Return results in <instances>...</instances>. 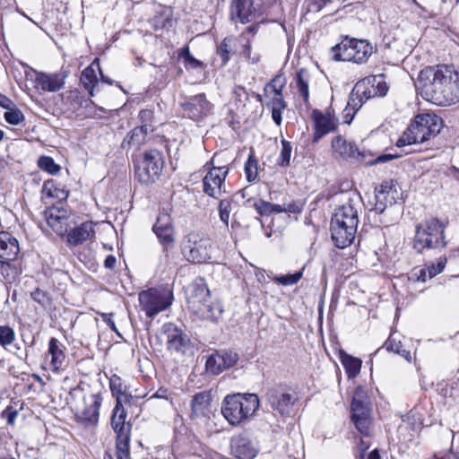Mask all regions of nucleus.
I'll return each mask as SVG.
<instances>
[{
	"instance_id": "nucleus-1",
	"label": "nucleus",
	"mask_w": 459,
	"mask_h": 459,
	"mask_svg": "<svg viewBox=\"0 0 459 459\" xmlns=\"http://www.w3.org/2000/svg\"><path fill=\"white\" fill-rule=\"evenodd\" d=\"M417 90L436 105L455 104L459 101V73L447 65L426 67L420 72Z\"/></svg>"
},
{
	"instance_id": "nucleus-2",
	"label": "nucleus",
	"mask_w": 459,
	"mask_h": 459,
	"mask_svg": "<svg viewBox=\"0 0 459 459\" xmlns=\"http://www.w3.org/2000/svg\"><path fill=\"white\" fill-rule=\"evenodd\" d=\"M260 401L255 394H233L224 397L221 406L223 418L231 426L249 421L255 414Z\"/></svg>"
},
{
	"instance_id": "nucleus-3",
	"label": "nucleus",
	"mask_w": 459,
	"mask_h": 459,
	"mask_svg": "<svg viewBox=\"0 0 459 459\" xmlns=\"http://www.w3.org/2000/svg\"><path fill=\"white\" fill-rule=\"evenodd\" d=\"M443 126L442 119L435 114L424 113L415 117L403 135L398 139L396 145L403 147L411 144L421 143L437 136Z\"/></svg>"
},
{
	"instance_id": "nucleus-4",
	"label": "nucleus",
	"mask_w": 459,
	"mask_h": 459,
	"mask_svg": "<svg viewBox=\"0 0 459 459\" xmlns=\"http://www.w3.org/2000/svg\"><path fill=\"white\" fill-rule=\"evenodd\" d=\"M446 224L437 218L428 219L416 227L413 247L420 253L425 249L445 247Z\"/></svg>"
},
{
	"instance_id": "nucleus-5",
	"label": "nucleus",
	"mask_w": 459,
	"mask_h": 459,
	"mask_svg": "<svg viewBox=\"0 0 459 459\" xmlns=\"http://www.w3.org/2000/svg\"><path fill=\"white\" fill-rule=\"evenodd\" d=\"M214 251L213 241L204 234L191 231L185 236L182 254L188 262L208 263L213 258Z\"/></svg>"
},
{
	"instance_id": "nucleus-6",
	"label": "nucleus",
	"mask_w": 459,
	"mask_h": 459,
	"mask_svg": "<svg viewBox=\"0 0 459 459\" xmlns=\"http://www.w3.org/2000/svg\"><path fill=\"white\" fill-rule=\"evenodd\" d=\"M332 52L335 61L361 64L372 55L373 47L368 40L346 36L341 43L332 48Z\"/></svg>"
},
{
	"instance_id": "nucleus-7",
	"label": "nucleus",
	"mask_w": 459,
	"mask_h": 459,
	"mask_svg": "<svg viewBox=\"0 0 459 459\" xmlns=\"http://www.w3.org/2000/svg\"><path fill=\"white\" fill-rule=\"evenodd\" d=\"M172 299L171 291L164 289L152 288L139 293L140 307L150 318L166 310L171 305Z\"/></svg>"
},
{
	"instance_id": "nucleus-8",
	"label": "nucleus",
	"mask_w": 459,
	"mask_h": 459,
	"mask_svg": "<svg viewBox=\"0 0 459 459\" xmlns=\"http://www.w3.org/2000/svg\"><path fill=\"white\" fill-rule=\"evenodd\" d=\"M163 169V160L160 152H145L135 169V175L143 184H151L159 178Z\"/></svg>"
},
{
	"instance_id": "nucleus-9",
	"label": "nucleus",
	"mask_w": 459,
	"mask_h": 459,
	"mask_svg": "<svg viewBox=\"0 0 459 459\" xmlns=\"http://www.w3.org/2000/svg\"><path fill=\"white\" fill-rule=\"evenodd\" d=\"M297 399L296 394L283 385L272 387L266 393V400L271 408L281 415L292 412Z\"/></svg>"
},
{
	"instance_id": "nucleus-10",
	"label": "nucleus",
	"mask_w": 459,
	"mask_h": 459,
	"mask_svg": "<svg viewBox=\"0 0 459 459\" xmlns=\"http://www.w3.org/2000/svg\"><path fill=\"white\" fill-rule=\"evenodd\" d=\"M102 398L98 394L83 395L75 405V415L86 425H95L99 420V410Z\"/></svg>"
},
{
	"instance_id": "nucleus-11",
	"label": "nucleus",
	"mask_w": 459,
	"mask_h": 459,
	"mask_svg": "<svg viewBox=\"0 0 459 459\" xmlns=\"http://www.w3.org/2000/svg\"><path fill=\"white\" fill-rule=\"evenodd\" d=\"M152 230L167 255L169 249L174 247L176 240L175 230L170 215L166 212H160L157 217L155 224L152 226Z\"/></svg>"
},
{
	"instance_id": "nucleus-12",
	"label": "nucleus",
	"mask_w": 459,
	"mask_h": 459,
	"mask_svg": "<svg viewBox=\"0 0 459 459\" xmlns=\"http://www.w3.org/2000/svg\"><path fill=\"white\" fill-rule=\"evenodd\" d=\"M400 195L392 182H384L376 188L375 204L373 210L378 213H383L385 210L393 208L396 204Z\"/></svg>"
},
{
	"instance_id": "nucleus-13",
	"label": "nucleus",
	"mask_w": 459,
	"mask_h": 459,
	"mask_svg": "<svg viewBox=\"0 0 459 459\" xmlns=\"http://www.w3.org/2000/svg\"><path fill=\"white\" fill-rule=\"evenodd\" d=\"M230 20L234 22L248 23L261 15L254 0H232L230 6Z\"/></svg>"
},
{
	"instance_id": "nucleus-14",
	"label": "nucleus",
	"mask_w": 459,
	"mask_h": 459,
	"mask_svg": "<svg viewBox=\"0 0 459 459\" xmlns=\"http://www.w3.org/2000/svg\"><path fill=\"white\" fill-rule=\"evenodd\" d=\"M359 207V197L357 195L350 196L348 201L335 211L331 221L358 228V209Z\"/></svg>"
},
{
	"instance_id": "nucleus-15",
	"label": "nucleus",
	"mask_w": 459,
	"mask_h": 459,
	"mask_svg": "<svg viewBox=\"0 0 459 459\" xmlns=\"http://www.w3.org/2000/svg\"><path fill=\"white\" fill-rule=\"evenodd\" d=\"M227 167H212L203 178L204 192L213 198H218L222 190V185L228 175Z\"/></svg>"
},
{
	"instance_id": "nucleus-16",
	"label": "nucleus",
	"mask_w": 459,
	"mask_h": 459,
	"mask_svg": "<svg viewBox=\"0 0 459 459\" xmlns=\"http://www.w3.org/2000/svg\"><path fill=\"white\" fill-rule=\"evenodd\" d=\"M68 76V72L61 70L57 73H37L35 78V87L39 91L44 92H56L62 90L65 84V79Z\"/></svg>"
},
{
	"instance_id": "nucleus-17",
	"label": "nucleus",
	"mask_w": 459,
	"mask_h": 459,
	"mask_svg": "<svg viewBox=\"0 0 459 459\" xmlns=\"http://www.w3.org/2000/svg\"><path fill=\"white\" fill-rule=\"evenodd\" d=\"M265 105L272 110V118L277 126L281 124V113L286 108V103L281 94V88H276L271 82L264 87Z\"/></svg>"
},
{
	"instance_id": "nucleus-18",
	"label": "nucleus",
	"mask_w": 459,
	"mask_h": 459,
	"mask_svg": "<svg viewBox=\"0 0 459 459\" xmlns=\"http://www.w3.org/2000/svg\"><path fill=\"white\" fill-rule=\"evenodd\" d=\"M238 359L236 352L221 351L211 355L205 363L207 372L219 375L224 369L233 367Z\"/></svg>"
},
{
	"instance_id": "nucleus-19",
	"label": "nucleus",
	"mask_w": 459,
	"mask_h": 459,
	"mask_svg": "<svg viewBox=\"0 0 459 459\" xmlns=\"http://www.w3.org/2000/svg\"><path fill=\"white\" fill-rule=\"evenodd\" d=\"M186 114L193 120L199 121L211 114L212 105L206 100L204 94L189 98L184 104Z\"/></svg>"
},
{
	"instance_id": "nucleus-20",
	"label": "nucleus",
	"mask_w": 459,
	"mask_h": 459,
	"mask_svg": "<svg viewBox=\"0 0 459 459\" xmlns=\"http://www.w3.org/2000/svg\"><path fill=\"white\" fill-rule=\"evenodd\" d=\"M164 333L167 337L168 349L178 353H185L190 344L188 336L174 324H166Z\"/></svg>"
},
{
	"instance_id": "nucleus-21",
	"label": "nucleus",
	"mask_w": 459,
	"mask_h": 459,
	"mask_svg": "<svg viewBox=\"0 0 459 459\" xmlns=\"http://www.w3.org/2000/svg\"><path fill=\"white\" fill-rule=\"evenodd\" d=\"M95 224L92 221H84L73 228L66 233V242L69 247H75L90 240L95 236Z\"/></svg>"
},
{
	"instance_id": "nucleus-22",
	"label": "nucleus",
	"mask_w": 459,
	"mask_h": 459,
	"mask_svg": "<svg viewBox=\"0 0 459 459\" xmlns=\"http://www.w3.org/2000/svg\"><path fill=\"white\" fill-rule=\"evenodd\" d=\"M20 252L17 239L6 231H0V263L14 261Z\"/></svg>"
},
{
	"instance_id": "nucleus-23",
	"label": "nucleus",
	"mask_w": 459,
	"mask_h": 459,
	"mask_svg": "<svg viewBox=\"0 0 459 459\" xmlns=\"http://www.w3.org/2000/svg\"><path fill=\"white\" fill-rule=\"evenodd\" d=\"M231 453L238 459H254L257 451L251 439L241 434L232 439Z\"/></svg>"
},
{
	"instance_id": "nucleus-24",
	"label": "nucleus",
	"mask_w": 459,
	"mask_h": 459,
	"mask_svg": "<svg viewBox=\"0 0 459 459\" xmlns=\"http://www.w3.org/2000/svg\"><path fill=\"white\" fill-rule=\"evenodd\" d=\"M356 232V227H350L331 221L332 239L339 248H344L350 246L355 238Z\"/></svg>"
},
{
	"instance_id": "nucleus-25",
	"label": "nucleus",
	"mask_w": 459,
	"mask_h": 459,
	"mask_svg": "<svg viewBox=\"0 0 459 459\" xmlns=\"http://www.w3.org/2000/svg\"><path fill=\"white\" fill-rule=\"evenodd\" d=\"M68 218L69 212L64 208L51 207L46 212L48 226L61 236L67 232Z\"/></svg>"
},
{
	"instance_id": "nucleus-26",
	"label": "nucleus",
	"mask_w": 459,
	"mask_h": 459,
	"mask_svg": "<svg viewBox=\"0 0 459 459\" xmlns=\"http://www.w3.org/2000/svg\"><path fill=\"white\" fill-rule=\"evenodd\" d=\"M198 318L203 320L216 321L223 312L222 306L219 302H212L211 298L201 301L200 304L190 309Z\"/></svg>"
},
{
	"instance_id": "nucleus-27",
	"label": "nucleus",
	"mask_w": 459,
	"mask_h": 459,
	"mask_svg": "<svg viewBox=\"0 0 459 459\" xmlns=\"http://www.w3.org/2000/svg\"><path fill=\"white\" fill-rule=\"evenodd\" d=\"M332 149L335 157H340L342 159L351 158L358 160L360 157H363V153L359 151L353 143L348 142L341 135L335 136L333 139Z\"/></svg>"
},
{
	"instance_id": "nucleus-28",
	"label": "nucleus",
	"mask_w": 459,
	"mask_h": 459,
	"mask_svg": "<svg viewBox=\"0 0 459 459\" xmlns=\"http://www.w3.org/2000/svg\"><path fill=\"white\" fill-rule=\"evenodd\" d=\"M366 100V91L363 90V83H356L352 90L345 111L344 123L351 124L356 112L362 107Z\"/></svg>"
},
{
	"instance_id": "nucleus-29",
	"label": "nucleus",
	"mask_w": 459,
	"mask_h": 459,
	"mask_svg": "<svg viewBox=\"0 0 459 459\" xmlns=\"http://www.w3.org/2000/svg\"><path fill=\"white\" fill-rule=\"evenodd\" d=\"M358 83H363V90L366 91V100L385 96L388 91L383 74L366 78Z\"/></svg>"
},
{
	"instance_id": "nucleus-30",
	"label": "nucleus",
	"mask_w": 459,
	"mask_h": 459,
	"mask_svg": "<svg viewBox=\"0 0 459 459\" xmlns=\"http://www.w3.org/2000/svg\"><path fill=\"white\" fill-rule=\"evenodd\" d=\"M187 304L189 309L195 307L201 301L210 298V290L206 284L202 281H195L189 284L186 289Z\"/></svg>"
},
{
	"instance_id": "nucleus-31",
	"label": "nucleus",
	"mask_w": 459,
	"mask_h": 459,
	"mask_svg": "<svg viewBox=\"0 0 459 459\" xmlns=\"http://www.w3.org/2000/svg\"><path fill=\"white\" fill-rule=\"evenodd\" d=\"M313 117L316 124L314 141L319 140L326 134L333 131L336 127V122L334 118L329 114H323L319 111H314Z\"/></svg>"
},
{
	"instance_id": "nucleus-32",
	"label": "nucleus",
	"mask_w": 459,
	"mask_h": 459,
	"mask_svg": "<svg viewBox=\"0 0 459 459\" xmlns=\"http://www.w3.org/2000/svg\"><path fill=\"white\" fill-rule=\"evenodd\" d=\"M153 128L151 124H143L140 126L134 127L124 139L122 143L123 148H138L146 140V136Z\"/></svg>"
},
{
	"instance_id": "nucleus-33",
	"label": "nucleus",
	"mask_w": 459,
	"mask_h": 459,
	"mask_svg": "<svg viewBox=\"0 0 459 459\" xmlns=\"http://www.w3.org/2000/svg\"><path fill=\"white\" fill-rule=\"evenodd\" d=\"M212 394L210 391L196 394L191 401L192 412L196 417L207 416L210 412Z\"/></svg>"
},
{
	"instance_id": "nucleus-34",
	"label": "nucleus",
	"mask_w": 459,
	"mask_h": 459,
	"mask_svg": "<svg viewBox=\"0 0 459 459\" xmlns=\"http://www.w3.org/2000/svg\"><path fill=\"white\" fill-rule=\"evenodd\" d=\"M100 71L99 60L96 58L88 67H86L81 75V82L88 91L90 96H93V91L98 83L96 71Z\"/></svg>"
},
{
	"instance_id": "nucleus-35",
	"label": "nucleus",
	"mask_w": 459,
	"mask_h": 459,
	"mask_svg": "<svg viewBox=\"0 0 459 459\" xmlns=\"http://www.w3.org/2000/svg\"><path fill=\"white\" fill-rule=\"evenodd\" d=\"M446 262L447 259L446 256H440L435 264L429 265L427 268L420 269L418 272H414L413 275L418 281H426L442 273L446 267Z\"/></svg>"
},
{
	"instance_id": "nucleus-36",
	"label": "nucleus",
	"mask_w": 459,
	"mask_h": 459,
	"mask_svg": "<svg viewBox=\"0 0 459 459\" xmlns=\"http://www.w3.org/2000/svg\"><path fill=\"white\" fill-rule=\"evenodd\" d=\"M126 412L124 408L117 399V404L113 411V416L111 419V425L117 433V437H119L120 434L129 435V427L125 425Z\"/></svg>"
},
{
	"instance_id": "nucleus-37",
	"label": "nucleus",
	"mask_w": 459,
	"mask_h": 459,
	"mask_svg": "<svg viewBox=\"0 0 459 459\" xmlns=\"http://www.w3.org/2000/svg\"><path fill=\"white\" fill-rule=\"evenodd\" d=\"M48 354L51 356L50 368L52 370H58L65 358L60 342L52 337L48 342Z\"/></svg>"
},
{
	"instance_id": "nucleus-38",
	"label": "nucleus",
	"mask_w": 459,
	"mask_h": 459,
	"mask_svg": "<svg viewBox=\"0 0 459 459\" xmlns=\"http://www.w3.org/2000/svg\"><path fill=\"white\" fill-rule=\"evenodd\" d=\"M42 194L48 198L58 201L66 200L68 197V192L57 186L54 180H48L43 184Z\"/></svg>"
},
{
	"instance_id": "nucleus-39",
	"label": "nucleus",
	"mask_w": 459,
	"mask_h": 459,
	"mask_svg": "<svg viewBox=\"0 0 459 459\" xmlns=\"http://www.w3.org/2000/svg\"><path fill=\"white\" fill-rule=\"evenodd\" d=\"M129 441V435H125L124 433L120 434L119 437H117L116 459H130ZM105 459L114 458L111 455H108V457Z\"/></svg>"
},
{
	"instance_id": "nucleus-40",
	"label": "nucleus",
	"mask_w": 459,
	"mask_h": 459,
	"mask_svg": "<svg viewBox=\"0 0 459 459\" xmlns=\"http://www.w3.org/2000/svg\"><path fill=\"white\" fill-rule=\"evenodd\" d=\"M310 75L305 69H301L298 72L296 76L297 87L299 94L303 98L304 101L307 103L309 99L308 85H309Z\"/></svg>"
},
{
	"instance_id": "nucleus-41",
	"label": "nucleus",
	"mask_w": 459,
	"mask_h": 459,
	"mask_svg": "<svg viewBox=\"0 0 459 459\" xmlns=\"http://www.w3.org/2000/svg\"><path fill=\"white\" fill-rule=\"evenodd\" d=\"M342 363L349 377H355L360 371L361 360L348 354L341 357Z\"/></svg>"
},
{
	"instance_id": "nucleus-42",
	"label": "nucleus",
	"mask_w": 459,
	"mask_h": 459,
	"mask_svg": "<svg viewBox=\"0 0 459 459\" xmlns=\"http://www.w3.org/2000/svg\"><path fill=\"white\" fill-rule=\"evenodd\" d=\"M359 391H357L356 395L353 397L351 403V418L359 419V418H370V411L366 403L362 401L359 400Z\"/></svg>"
},
{
	"instance_id": "nucleus-43",
	"label": "nucleus",
	"mask_w": 459,
	"mask_h": 459,
	"mask_svg": "<svg viewBox=\"0 0 459 459\" xmlns=\"http://www.w3.org/2000/svg\"><path fill=\"white\" fill-rule=\"evenodd\" d=\"M303 275V269L292 274L274 275L272 280L283 286H290L298 283Z\"/></svg>"
},
{
	"instance_id": "nucleus-44",
	"label": "nucleus",
	"mask_w": 459,
	"mask_h": 459,
	"mask_svg": "<svg viewBox=\"0 0 459 459\" xmlns=\"http://www.w3.org/2000/svg\"><path fill=\"white\" fill-rule=\"evenodd\" d=\"M385 347L387 351H394L402 357H403L407 361L411 360V354L410 351H407L403 348L400 342H395L394 339L389 337L385 343Z\"/></svg>"
},
{
	"instance_id": "nucleus-45",
	"label": "nucleus",
	"mask_w": 459,
	"mask_h": 459,
	"mask_svg": "<svg viewBox=\"0 0 459 459\" xmlns=\"http://www.w3.org/2000/svg\"><path fill=\"white\" fill-rule=\"evenodd\" d=\"M292 147L290 142L281 140V150L277 160V164L281 167H287L290 165Z\"/></svg>"
},
{
	"instance_id": "nucleus-46",
	"label": "nucleus",
	"mask_w": 459,
	"mask_h": 459,
	"mask_svg": "<svg viewBox=\"0 0 459 459\" xmlns=\"http://www.w3.org/2000/svg\"><path fill=\"white\" fill-rule=\"evenodd\" d=\"M245 173L248 182H253L257 178L258 165L257 160L253 154L249 155L247 160L245 163Z\"/></svg>"
},
{
	"instance_id": "nucleus-47",
	"label": "nucleus",
	"mask_w": 459,
	"mask_h": 459,
	"mask_svg": "<svg viewBox=\"0 0 459 459\" xmlns=\"http://www.w3.org/2000/svg\"><path fill=\"white\" fill-rule=\"evenodd\" d=\"M178 56L183 59L185 66L187 69H196L202 66V62L190 54L188 47L181 48Z\"/></svg>"
},
{
	"instance_id": "nucleus-48",
	"label": "nucleus",
	"mask_w": 459,
	"mask_h": 459,
	"mask_svg": "<svg viewBox=\"0 0 459 459\" xmlns=\"http://www.w3.org/2000/svg\"><path fill=\"white\" fill-rule=\"evenodd\" d=\"M5 121L12 126H18L24 121V115L16 105L4 114Z\"/></svg>"
},
{
	"instance_id": "nucleus-49",
	"label": "nucleus",
	"mask_w": 459,
	"mask_h": 459,
	"mask_svg": "<svg viewBox=\"0 0 459 459\" xmlns=\"http://www.w3.org/2000/svg\"><path fill=\"white\" fill-rule=\"evenodd\" d=\"M38 165L41 169H43L52 175L58 173L60 170L59 165H57L55 162V160L51 157H48V156L40 157L39 159Z\"/></svg>"
},
{
	"instance_id": "nucleus-50",
	"label": "nucleus",
	"mask_w": 459,
	"mask_h": 459,
	"mask_svg": "<svg viewBox=\"0 0 459 459\" xmlns=\"http://www.w3.org/2000/svg\"><path fill=\"white\" fill-rule=\"evenodd\" d=\"M15 336V332L10 326H0V345L4 348L11 345L14 342Z\"/></svg>"
},
{
	"instance_id": "nucleus-51",
	"label": "nucleus",
	"mask_w": 459,
	"mask_h": 459,
	"mask_svg": "<svg viewBox=\"0 0 459 459\" xmlns=\"http://www.w3.org/2000/svg\"><path fill=\"white\" fill-rule=\"evenodd\" d=\"M150 22L155 30L166 28L167 26H170L171 25L170 13H167L166 12H164L163 13H161L159 16L153 17L150 21Z\"/></svg>"
},
{
	"instance_id": "nucleus-52",
	"label": "nucleus",
	"mask_w": 459,
	"mask_h": 459,
	"mask_svg": "<svg viewBox=\"0 0 459 459\" xmlns=\"http://www.w3.org/2000/svg\"><path fill=\"white\" fill-rule=\"evenodd\" d=\"M218 209L221 221L225 224V226H228L231 212V202L228 199L221 200L219 204Z\"/></svg>"
},
{
	"instance_id": "nucleus-53",
	"label": "nucleus",
	"mask_w": 459,
	"mask_h": 459,
	"mask_svg": "<svg viewBox=\"0 0 459 459\" xmlns=\"http://www.w3.org/2000/svg\"><path fill=\"white\" fill-rule=\"evenodd\" d=\"M353 423L361 434L368 437L370 434L371 429V419L370 418H359L352 420Z\"/></svg>"
},
{
	"instance_id": "nucleus-54",
	"label": "nucleus",
	"mask_w": 459,
	"mask_h": 459,
	"mask_svg": "<svg viewBox=\"0 0 459 459\" xmlns=\"http://www.w3.org/2000/svg\"><path fill=\"white\" fill-rule=\"evenodd\" d=\"M419 420L420 419H416L414 413H408L405 418L403 419V424L400 426V429H407L408 426H411L412 430H417L421 425Z\"/></svg>"
},
{
	"instance_id": "nucleus-55",
	"label": "nucleus",
	"mask_w": 459,
	"mask_h": 459,
	"mask_svg": "<svg viewBox=\"0 0 459 459\" xmlns=\"http://www.w3.org/2000/svg\"><path fill=\"white\" fill-rule=\"evenodd\" d=\"M257 213L261 216H268L272 214V204L264 200H259L254 204Z\"/></svg>"
},
{
	"instance_id": "nucleus-56",
	"label": "nucleus",
	"mask_w": 459,
	"mask_h": 459,
	"mask_svg": "<svg viewBox=\"0 0 459 459\" xmlns=\"http://www.w3.org/2000/svg\"><path fill=\"white\" fill-rule=\"evenodd\" d=\"M230 52V48L229 45L228 39H225L220 44L218 50H217V53L220 56L223 65H225L229 61Z\"/></svg>"
},
{
	"instance_id": "nucleus-57",
	"label": "nucleus",
	"mask_w": 459,
	"mask_h": 459,
	"mask_svg": "<svg viewBox=\"0 0 459 459\" xmlns=\"http://www.w3.org/2000/svg\"><path fill=\"white\" fill-rule=\"evenodd\" d=\"M361 446H363V448H361L359 459H381L377 449H374L373 451L367 453L368 445L365 444L363 440H361Z\"/></svg>"
},
{
	"instance_id": "nucleus-58",
	"label": "nucleus",
	"mask_w": 459,
	"mask_h": 459,
	"mask_svg": "<svg viewBox=\"0 0 459 459\" xmlns=\"http://www.w3.org/2000/svg\"><path fill=\"white\" fill-rule=\"evenodd\" d=\"M18 414L19 412L17 410L8 406L5 410L2 411L1 416L3 419L6 420V422L9 425H13Z\"/></svg>"
},
{
	"instance_id": "nucleus-59",
	"label": "nucleus",
	"mask_w": 459,
	"mask_h": 459,
	"mask_svg": "<svg viewBox=\"0 0 459 459\" xmlns=\"http://www.w3.org/2000/svg\"><path fill=\"white\" fill-rule=\"evenodd\" d=\"M109 387L113 394L118 395L123 394V385L121 379L117 376H113L109 381Z\"/></svg>"
},
{
	"instance_id": "nucleus-60",
	"label": "nucleus",
	"mask_w": 459,
	"mask_h": 459,
	"mask_svg": "<svg viewBox=\"0 0 459 459\" xmlns=\"http://www.w3.org/2000/svg\"><path fill=\"white\" fill-rule=\"evenodd\" d=\"M399 157H401L400 154H391V153L382 154V155L377 156L374 160L369 161L368 164L374 165V164H378V163H385V162L390 161L392 160L397 159Z\"/></svg>"
},
{
	"instance_id": "nucleus-61",
	"label": "nucleus",
	"mask_w": 459,
	"mask_h": 459,
	"mask_svg": "<svg viewBox=\"0 0 459 459\" xmlns=\"http://www.w3.org/2000/svg\"><path fill=\"white\" fill-rule=\"evenodd\" d=\"M0 106L5 110L14 107L15 104L5 95L0 93Z\"/></svg>"
},
{
	"instance_id": "nucleus-62",
	"label": "nucleus",
	"mask_w": 459,
	"mask_h": 459,
	"mask_svg": "<svg viewBox=\"0 0 459 459\" xmlns=\"http://www.w3.org/2000/svg\"><path fill=\"white\" fill-rule=\"evenodd\" d=\"M101 317L105 323L116 333H117V329L116 327L115 322L113 321V314H102Z\"/></svg>"
},
{
	"instance_id": "nucleus-63",
	"label": "nucleus",
	"mask_w": 459,
	"mask_h": 459,
	"mask_svg": "<svg viewBox=\"0 0 459 459\" xmlns=\"http://www.w3.org/2000/svg\"><path fill=\"white\" fill-rule=\"evenodd\" d=\"M301 209L296 203H290L288 204H284V212L287 213H299Z\"/></svg>"
},
{
	"instance_id": "nucleus-64",
	"label": "nucleus",
	"mask_w": 459,
	"mask_h": 459,
	"mask_svg": "<svg viewBox=\"0 0 459 459\" xmlns=\"http://www.w3.org/2000/svg\"><path fill=\"white\" fill-rule=\"evenodd\" d=\"M140 120L143 124H150L152 119V112L151 110H142L139 114Z\"/></svg>"
}]
</instances>
